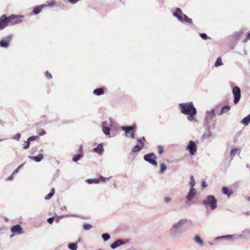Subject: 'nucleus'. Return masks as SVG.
<instances>
[{
    "label": "nucleus",
    "instance_id": "1",
    "mask_svg": "<svg viewBox=\"0 0 250 250\" xmlns=\"http://www.w3.org/2000/svg\"><path fill=\"white\" fill-rule=\"evenodd\" d=\"M188 221L187 219H181L172 224L168 230L169 237L173 240L181 239L187 230V229L184 227V225Z\"/></svg>",
    "mask_w": 250,
    "mask_h": 250
},
{
    "label": "nucleus",
    "instance_id": "2",
    "mask_svg": "<svg viewBox=\"0 0 250 250\" xmlns=\"http://www.w3.org/2000/svg\"><path fill=\"white\" fill-rule=\"evenodd\" d=\"M181 107V110L182 113L185 115H188V119L189 121L194 120V116L196 114V109L194 107L192 102L186 103H181L179 104Z\"/></svg>",
    "mask_w": 250,
    "mask_h": 250
},
{
    "label": "nucleus",
    "instance_id": "3",
    "mask_svg": "<svg viewBox=\"0 0 250 250\" xmlns=\"http://www.w3.org/2000/svg\"><path fill=\"white\" fill-rule=\"evenodd\" d=\"M202 204L206 208L209 207L211 210L217 208V200L213 195H208L203 200Z\"/></svg>",
    "mask_w": 250,
    "mask_h": 250
},
{
    "label": "nucleus",
    "instance_id": "4",
    "mask_svg": "<svg viewBox=\"0 0 250 250\" xmlns=\"http://www.w3.org/2000/svg\"><path fill=\"white\" fill-rule=\"evenodd\" d=\"M16 15L14 14L11 15L7 17L5 15H3L0 17V30L4 29L8 25L10 21L16 18Z\"/></svg>",
    "mask_w": 250,
    "mask_h": 250
},
{
    "label": "nucleus",
    "instance_id": "5",
    "mask_svg": "<svg viewBox=\"0 0 250 250\" xmlns=\"http://www.w3.org/2000/svg\"><path fill=\"white\" fill-rule=\"evenodd\" d=\"M232 92L234 98V104H237L241 98V90L238 86H234L232 88Z\"/></svg>",
    "mask_w": 250,
    "mask_h": 250
},
{
    "label": "nucleus",
    "instance_id": "6",
    "mask_svg": "<svg viewBox=\"0 0 250 250\" xmlns=\"http://www.w3.org/2000/svg\"><path fill=\"white\" fill-rule=\"evenodd\" d=\"M144 159L146 161L154 166L157 165V163L156 161L157 158L153 153H150L145 155L144 157Z\"/></svg>",
    "mask_w": 250,
    "mask_h": 250
},
{
    "label": "nucleus",
    "instance_id": "7",
    "mask_svg": "<svg viewBox=\"0 0 250 250\" xmlns=\"http://www.w3.org/2000/svg\"><path fill=\"white\" fill-rule=\"evenodd\" d=\"M146 139L144 137L137 139V145L133 147L132 149L133 152H136L140 151L144 146V142Z\"/></svg>",
    "mask_w": 250,
    "mask_h": 250
},
{
    "label": "nucleus",
    "instance_id": "8",
    "mask_svg": "<svg viewBox=\"0 0 250 250\" xmlns=\"http://www.w3.org/2000/svg\"><path fill=\"white\" fill-rule=\"evenodd\" d=\"M109 179V178H107L103 176H100L99 178L87 179L86 182L89 184H98L101 182H105L106 180Z\"/></svg>",
    "mask_w": 250,
    "mask_h": 250
},
{
    "label": "nucleus",
    "instance_id": "9",
    "mask_svg": "<svg viewBox=\"0 0 250 250\" xmlns=\"http://www.w3.org/2000/svg\"><path fill=\"white\" fill-rule=\"evenodd\" d=\"M187 150H189L191 155H194L197 151V146L195 143L190 140L189 142L188 145L187 146Z\"/></svg>",
    "mask_w": 250,
    "mask_h": 250
},
{
    "label": "nucleus",
    "instance_id": "10",
    "mask_svg": "<svg viewBox=\"0 0 250 250\" xmlns=\"http://www.w3.org/2000/svg\"><path fill=\"white\" fill-rule=\"evenodd\" d=\"M102 131L103 133L106 135L109 136V137L110 138V128L109 126V124L107 122L105 121L102 124Z\"/></svg>",
    "mask_w": 250,
    "mask_h": 250
},
{
    "label": "nucleus",
    "instance_id": "11",
    "mask_svg": "<svg viewBox=\"0 0 250 250\" xmlns=\"http://www.w3.org/2000/svg\"><path fill=\"white\" fill-rule=\"evenodd\" d=\"M215 115V111L214 109H212L210 111H207L205 115V122L206 123L208 124L210 122L212 119Z\"/></svg>",
    "mask_w": 250,
    "mask_h": 250
},
{
    "label": "nucleus",
    "instance_id": "12",
    "mask_svg": "<svg viewBox=\"0 0 250 250\" xmlns=\"http://www.w3.org/2000/svg\"><path fill=\"white\" fill-rule=\"evenodd\" d=\"M185 14H184L182 12V10L179 8H176L175 9V11H174L172 13V15L173 17L177 18V19L180 21V20H182V18H183V16H184Z\"/></svg>",
    "mask_w": 250,
    "mask_h": 250
},
{
    "label": "nucleus",
    "instance_id": "13",
    "mask_svg": "<svg viewBox=\"0 0 250 250\" xmlns=\"http://www.w3.org/2000/svg\"><path fill=\"white\" fill-rule=\"evenodd\" d=\"M11 231L15 234H21L23 233L22 229L19 225H15L11 228Z\"/></svg>",
    "mask_w": 250,
    "mask_h": 250
},
{
    "label": "nucleus",
    "instance_id": "14",
    "mask_svg": "<svg viewBox=\"0 0 250 250\" xmlns=\"http://www.w3.org/2000/svg\"><path fill=\"white\" fill-rule=\"evenodd\" d=\"M12 38V35H9L6 37V40H1L0 41V46L2 47L7 48L8 46L9 42Z\"/></svg>",
    "mask_w": 250,
    "mask_h": 250
},
{
    "label": "nucleus",
    "instance_id": "15",
    "mask_svg": "<svg viewBox=\"0 0 250 250\" xmlns=\"http://www.w3.org/2000/svg\"><path fill=\"white\" fill-rule=\"evenodd\" d=\"M196 193V191L195 188H190L186 198L188 201L192 200L195 197Z\"/></svg>",
    "mask_w": 250,
    "mask_h": 250
},
{
    "label": "nucleus",
    "instance_id": "16",
    "mask_svg": "<svg viewBox=\"0 0 250 250\" xmlns=\"http://www.w3.org/2000/svg\"><path fill=\"white\" fill-rule=\"evenodd\" d=\"M135 127V125L130 126H122L121 128L122 130L125 131L126 137H129V134L130 131H132Z\"/></svg>",
    "mask_w": 250,
    "mask_h": 250
},
{
    "label": "nucleus",
    "instance_id": "17",
    "mask_svg": "<svg viewBox=\"0 0 250 250\" xmlns=\"http://www.w3.org/2000/svg\"><path fill=\"white\" fill-rule=\"evenodd\" d=\"M126 243V242L124 241L122 239H118L115 241L112 244L110 245L111 249H115L118 247H119L122 245H124Z\"/></svg>",
    "mask_w": 250,
    "mask_h": 250
},
{
    "label": "nucleus",
    "instance_id": "18",
    "mask_svg": "<svg viewBox=\"0 0 250 250\" xmlns=\"http://www.w3.org/2000/svg\"><path fill=\"white\" fill-rule=\"evenodd\" d=\"M104 151L103 145L102 143L99 144L98 146L93 149V152L97 153L100 155H103Z\"/></svg>",
    "mask_w": 250,
    "mask_h": 250
},
{
    "label": "nucleus",
    "instance_id": "19",
    "mask_svg": "<svg viewBox=\"0 0 250 250\" xmlns=\"http://www.w3.org/2000/svg\"><path fill=\"white\" fill-rule=\"evenodd\" d=\"M241 149L237 148H232L230 152V159L232 160L234 157L236 155H239L240 153Z\"/></svg>",
    "mask_w": 250,
    "mask_h": 250
},
{
    "label": "nucleus",
    "instance_id": "20",
    "mask_svg": "<svg viewBox=\"0 0 250 250\" xmlns=\"http://www.w3.org/2000/svg\"><path fill=\"white\" fill-rule=\"evenodd\" d=\"M16 18L10 21V24L11 25H14L22 22V21L20 19V18H23V16L16 15Z\"/></svg>",
    "mask_w": 250,
    "mask_h": 250
},
{
    "label": "nucleus",
    "instance_id": "21",
    "mask_svg": "<svg viewBox=\"0 0 250 250\" xmlns=\"http://www.w3.org/2000/svg\"><path fill=\"white\" fill-rule=\"evenodd\" d=\"M29 158L30 159L34 160L35 162H39L43 159V155L42 154H39L36 156H29Z\"/></svg>",
    "mask_w": 250,
    "mask_h": 250
},
{
    "label": "nucleus",
    "instance_id": "22",
    "mask_svg": "<svg viewBox=\"0 0 250 250\" xmlns=\"http://www.w3.org/2000/svg\"><path fill=\"white\" fill-rule=\"evenodd\" d=\"M230 109V106L228 105H225L222 107L221 109L220 112L219 114V115H221L224 113H227Z\"/></svg>",
    "mask_w": 250,
    "mask_h": 250
},
{
    "label": "nucleus",
    "instance_id": "23",
    "mask_svg": "<svg viewBox=\"0 0 250 250\" xmlns=\"http://www.w3.org/2000/svg\"><path fill=\"white\" fill-rule=\"evenodd\" d=\"M182 20H180V21L182 22H188L189 24L192 23V20L191 19L188 18L186 15H184L183 16V18H182Z\"/></svg>",
    "mask_w": 250,
    "mask_h": 250
},
{
    "label": "nucleus",
    "instance_id": "24",
    "mask_svg": "<svg viewBox=\"0 0 250 250\" xmlns=\"http://www.w3.org/2000/svg\"><path fill=\"white\" fill-rule=\"evenodd\" d=\"M250 123V114L248 115L247 116L245 117L241 121V123L245 126L248 125Z\"/></svg>",
    "mask_w": 250,
    "mask_h": 250
},
{
    "label": "nucleus",
    "instance_id": "25",
    "mask_svg": "<svg viewBox=\"0 0 250 250\" xmlns=\"http://www.w3.org/2000/svg\"><path fill=\"white\" fill-rule=\"evenodd\" d=\"M104 93V90L102 87L96 88L93 91V94L97 96H100L103 94Z\"/></svg>",
    "mask_w": 250,
    "mask_h": 250
},
{
    "label": "nucleus",
    "instance_id": "26",
    "mask_svg": "<svg viewBox=\"0 0 250 250\" xmlns=\"http://www.w3.org/2000/svg\"><path fill=\"white\" fill-rule=\"evenodd\" d=\"M222 192L224 194H226L229 197L233 193L231 190L229 189L227 187H223L222 188Z\"/></svg>",
    "mask_w": 250,
    "mask_h": 250
},
{
    "label": "nucleus",
    "instance_id": "27",
    "mask_svg": "<svg viewBox=\"0 0 250 250\" xmlns=\"http://www.w3.org/2000/svg\"><path fill=\"white\" fill-rule=\"evenodd\" d=\"M43 7H44V5H43V4L41 5L38 7H35L33 9L34 14L35 15L39 14Z\"/></svg>",
    "mask_w": 250,
    "mask_h": 250
},
{
    "label": "nucleus",
    "instance_id": "28",
    "mask_svg": "<svg viewBox=\"0 0 250 250\" xmlns=\"http://www.w3.org/2000/svg\"><path fill=\"white\" fill-rule=\"evenodd\" d=\"M195 182L194 179L193 175H191L190 176V182L189 183V185L190 187V188H194V186H195Z\"/></svg>",
    "mask_w": 250,
    "mask_h": 250
},
{
    "label": "nucleus",
    "instance_id": "29",
    "mask_svg": "<svg viewBox=\"0 0 250 250\" xmlns=\"http://www.w3.org/2000/svg\"><path fill=\"white\" fill-rule=\"evenodd\" d=\"M223 65V62H222V59L221 57H218L215 62L214 65L215 67H218Z\"/></svg>",
    "mask_w": 250,
    "mask_h": 250
},
{
    "label": "nucleus",
    "instance_id": "30",
    "mask_svg": "<svg viewBox=\"0 0 250 250\" xmlns=\"http://www.w3.org/2000/svg\"><path fill=\"white\" fill-rule=\"evenodd\" d=\"M54 193L55 189L52 188L51 192L45 197V199L46 200L50 199L54 195Z\"/></svg>",
    "mask_w": 250,
    "mask_h": 250
},
{
    "label": "nucleus",
    "instance_id": "31",
    "mask_svg": "<svg viewBox=\"0 0 250 250\" xmlns=\"http://www.w3.org/2000/svg\"><path fill=\"white\" fill-rule=\"evenodd\" d=\"M244 238H247L250 237V229L245 230L243 232V234L241 235Z\"/></svg>",
    "mask_w": 250,
    "mask_h": 250
},
{
    "label": "nucleus",
    "instance_id": "32",
    "mask_svg": "<svg viewBox=\"0 0 250 250\" xmlns=\"http://www.w3.org/2000/svg\"><path fill=\"white\" fill-rule=\"evenodd\" d=\"M68 248L71 250H77L78 248L77 243L69 244L68 245Z\"/></svg>",
    "mask_w": 250,
    "mask_h": 250
},
{
    "label": "nucleus",
    "instance_id": "33",
    "mask_svg": "<svg viewBox=\"0 0 250 250\" xmlns=\"http://www.w3.org/2000/svg\"><path fill=\"white\" fill-rule=\"evenodd\" d=\"M194 240L197 243H199L201 246H203L204 244V242H203V240L201 239V238L198 235H196L195 237Z\"/></svg>",
    "mask_w": 250,
    "mask_h": 250
},
{
    "label": "nucleus",
    "instance_id": "34",
    "mask_svg": "<svg viewBox=\"0 0 250 250\" xmlns=\"http://www.w3.org/2000/svg\"><path fill=\"white\" fill-rule=\"evenodd\" d=\"M102 237L104 241H106L110 239V235L107 233H103L102 235Z\"/></svg>",
    "mask_w": 250,
    "mask_h": 250
},
{
    "label": "nucleus",
    "instance_id": "35",
    "mask_svg": "<svg viewBox=\"0 0 250 250\" xmlns=\"http://www.w3.org/2000/svg\"><path fill=\"white\" fill-rule=\"evenodd\" d=\"M82 157V155L81 154H77L75 156L73 157L72 160L74 162H77Z\"/></svg>",
    "mask_w": 250,
    "mask_h": 250
},
{
    "label": "nucleus",
    "instance_id": "36",
    "mask_svg": "<svg viewBox=\"0 0 250 250\" xmlns=\"http://www.w3.org/2000/svg\"><path fill=\"white\" fill-rule=\"evenodd\" d=\"M234 236L233 235H226V236H220L217 237L216 238V240L219 239H227L229 238H231L232 237Z\"/></svg>",
    "mask_w": 250,
    "mask_h": 250
},
{
    "label": "nucleus",
    "instance_id": "37",
    "mask_svg": "<svg viewBox=\"0 0 250 250\" xmlns=\"http://www.w3.org/2000/svg\"><path fill=\"white\" fill-rule=\"evenodd\" d=\"M166 166L164 164H161L160 165V173L161 174L163 173L164 172V171L166 169Z\"/></svg>",
    "mask_w": 250,
    "mask_h": 250
},
{
    "label": "nucleus",
    "instance_id": "38",
    "mask_svg": "<svg viewBox=\"0 0 250 250\" xmlns=\"http://www.w3.org/2000/svg\"><path fill=\"white\" fill-rule=\"evenodd\" d=\"M83 228L85 230H89L92 228V226L90 224H84L83 225Z\"/></svg>",
    "mask_w": 250,
    "mask_h": 250
},
{
    "label": "nucleus",
    "instance_id": "39",
    "mask_svg": "<svg viewBox=\"0 0 250 250\" xmlns=\"http://www.w3.org/2000/svg\"><path fill=\"white\" fill-rule=\"evenodd\" d=\"M172 198L169 197H166L164 198V201L167 204H170L172 202Z\"/></svg>",
    "mask_w": 250,
    "mask_h": 250
},
{
    "label": "nucleus",
    "instance_id": "40",
    "mask_svg": "<svg viewBox=\"0 0 250 250\" xmlns=\"http://www.w3.org/2000/svg\"><path fill=\"white\" fill-rule=\"evenodd\" d=\"M200 37L201 38L204 40H206L208 39H210V38H209L206 34L205 33H201L200 34Z\"/></svg>",
    "mask_w": 250,
    "mask_h": 250
},
{
    "label": "nucleus",
    "instance_id": "41",
    "mask_svg": "<svg viewBox=\"0 0 250 250\" xmlns=\"http://www.w3.org/2000/svg\"><path fill=\"white\" fill-rule=\"evenodd\" d=\"M55 1L54 0H52V1L49 2L47 5H44V7H53L55 4Z\"/></svg>",
    "mask_w": 250,
    "mask_h": 250
},
{
    "label": "nucleus",
    "instance_id": "42",
    "mask_svg": "<svg viewBox=\"0 0 250 250\" xmlns=\"http://www.w3.org/2000/svg\"><path fill=\"white\" fill-rule=\"evenodd\" d=\"M21 134L20 133H17L16 134L14 137H13V139L16 140H17V141H19L20 139V138H21Z\"/></svg>",
    "mask_w": 250,
    "mask_h": 250
},
{
    "label": "nucleus",
    "instance_id": "43",
    "mask_svg": "<svg viewBox=\"0 0 250 250\" xmlns=\"http://www.w3.org/2000/svg\"><path fill=\"white\" fill-rule=\"evenodd\" d=\"M38 138V136H32L28 138V141L30 142L36 140Z\"/></svg>",
    "mask_w": 250,
    "mask_h": 250
},
{
    "label": "nucleus",
    "instance_id": "44",
    "mask_svg": "<svg viewBox=\"0 0 250 250\" xmlns=\"http://www.w3.org/2000/svg\"><path fill=\"white\" fill-rule=\"evenodd\" d=\"M30 142V141H28V139L25 143H26L25 145L23 146L24 149H27L29 147Z\"/></svg>",
    "mask_w": 250,
    "mask_h": 250
},
{
    "label": "nucleus",
    "instance_id": "45",
    "mask_svg": "<svg viewBox=\"0 0 250 250\" xmlns=\"http://www.w3.org/2000/svg\"><path fill=\"white\" fill-rule=\"evenodd\" d=\"M68 216H69V215H62V216H61L60 217H57L56 218L55 221L57 223H58L59 222V221H60V218H64V217H68Z\"/></svg>",
    "mask_w": 250,
    "mask_h": 250
},
{
    "label": "nucleus",
    "instance_id": "46",
    "mask_svg": "<svg viewBox=\"0 0 250 250\" xmlns=\"http://www.w3.org/2000/svg\"><path fill=\"white\" fill-rule=\"evenodd\" d=\"M158 149L159 153L160 154H161L163 152V150H164L163 147L161 146H158Z\"/></svg>",
    "mask_w": 250,
    "mask_h": 250
},
{
    "label": "nucleus",
    "instance_id": "47",
    "mask_svg": "<svg viewBox=\"0 0 250 250\" xmlns=\"http://www.w3.org/2000/svg\"><path fill=\"white\" fill-rule=\"evenodd\" d=\"M250 40V33H248L246 38L243 41V42H246Z\"/></svg>",
    "mask_w": 250,
    "mask_h": 250
},
{
    "label": "nucleus",
    "instance_id": "48",
    "mask_svg": "<svg viewBox=\"0 0 250 250\" xmlns=\"http://www.w3.org/2000/svg\"><path fill=\"white\" fill-rule=\"evenodd\" d=\"M54 220H55V218L54 217H50V218L47 219V222L50 224H51L53 222Z\"/></svg>",
    "mask_w": 250,
    "mask_h": 250
},
{
    "label": "nucleus",
    "instance_id": "49",
    "mask_svg": "<svg viewBox=\"0 0 250 250\" xmlns=\"http://www.w3.org/2000/svg\"><path fill=\"white\" fill-rule=\"evenodd\" d=\"M242 33L243 32L241 31H240L237 33H236V36H237L238 38H240V36L242 35Z\"/></svg>",
    "mask_w": 250,
    "mask_h": 250
},
{
    "label": "nucleus",
    "instance_id": "50",
    "mask_svg": "<svg viewBox=\"0 0 250 250\" xmlns=\"http://www.w3.org/2000/svg\"><path fill=\"white\" fill-rule=\"evenodd\" d=\"M130 135V137L132 139L135 138V134L133 131H130V133L129 134V135Z\"/></svg>",
    "mask_w": 250,
    "mask_h": 250
},
{
    "label": "nucleus",
    "instance_id": "51",
    "mask_svg": "<svg viewBox=\"0 0 250 250\" xmlns=\"http://www.w3.org/2000/svg\"><path fill=\"white\" fill-rule=\"evenodd\" d=\"M46 134V132L44 130H42L41 132H39V135L40 136H42V135H44Z\"/></svg>",
    "mask_w": 250,
    "mask_h": 250
},
{
    "label": "nucleus",
    "instance_id": "52",
    "mask_svg": "<svg viewBox=\"0 0 250 250\" xmlns=\"http://www.w3.org/2000/svg\"><path fill=\"white\" fill-rule=\"evenodd\" d=\"M46 76L47 78L48 79H51L52 78V75H51L50 73H49L48 72H46Z\"/></svg>",
    "mask_w": 250,
    "mask_h": 250
},
{
    "label": "nucleus",
    "instance_id": "53",
    "mask_svg": "<svg viewBox=\"0 0 250 250\" xmlns=\"http://www.w3.org/2000/svg\"><path fill=\"white\" fill-rule=\"evenodd\" d=\"M78 0H68L69 2L73 4L76 3L78 1Z\"/></svg>",
    "mask_w": 250,
    "mask_h": 250
},
{
    "label": "nucleus",
    "instance_id": "54",
    "mask_svg": "<svg viewBox=\"0 0 250 250\" xmlns=\"http://www.w3.org/2000/svg\"><path fill=\"white\" fill-rule=\"evenodd\" d=\"M202 187L203 188H206V187H207V184L206 182H205V181L202 182Z\"/></svg>",
    "mask_w": 250,
    "mask_h": 250
},
{
    "label": "nucleus",
    "instance_id": "55",
    "mask_svg": "<svg viewBox=\"0 0 250 250\" xmlns=\"http://www.w3.org/2000/svg\"><path fill=\"white\" fill-rule=\"evenodd\" d=\"M19 170V168H16V169H15V170H14V171L13 172V173H13V175H15V174H16V173H17L18 172Z\"/></svg>",
    "mask_w": 250,
    "mask_h": 250
},
{
    "label": "nucleus",
    "instance_id": "56",
    "mask_svg": "<svg viewBox=\"0 0 250 250\" xmlns=\"http://www.w3.org/2000/svg\"><path fill=\"white\" fill-rule=\"evenodd\" d=\"M14 175H13V173L12 175H11L8 178V180H12L13 179V176Z\"/></svg>",
    "mask_w": 250,
    "mask_h": 250
},
{
    "label": "nucleus",
    "instance_id": "57",
    "mask_svg": "<svg viewBox=\"0 0 250 250\" xmlns=\"http://www.w3.org/2000/svg\"><path fill=\"white\" fill-rule=\"evenodd\" d=\"M23 165H24V164H22L20 166H19L17 168H19V169H20Z\"/></svg>",
    "mask_w": 250,
    "mask_h": 250
},
{
    "label": "nucleus",
    "instance_id": "58",
    "mask_svg": "<svg viewBox=\"0 0 250 250\" xmlns=\"http://www.w3.org/2000/svg\"><path fill=\"white\" fill-rule=\"evenodd\" d=\"M23 165H24V164H22L20 166H19L17 168H19V169H20Z\"/></svg>",
    "mask_w": 250,
    "mask_h": 250
},
{
    "label": "nucleus",
    "instance_id": "59",
    "mask_svg": "<svg viewBox=\"0 0 250 250\" xmlns=\"http://www.w3.org/2000/svg\"><path fill=\"white\" fill-rule=\"evenodd\" d=\"M61 209L62 210H66V207L65 206H64Z\"/></svg>",
    "mask_w": 250,
    "mask_h": 250
},
{
    "label": "nucleus",
    "instance_id": "60",
    "mask_svg": "<svg viewBox=\"0 0 250 250\" xmlns=\"http://www.w3.org/2000/svg\"><path fill=\"white\" fill-rule=\"evenodd\" d=\"M247 200L248 201H250V196L247 198Z\"/></svg>",
    "mask_w": 250,
    "mask_h": 250
},
{
    "label": "nucleus",
    "instance_id": "61",
    "mask_svg": "<svg viewBox=\"0 0 250 250\" xmlns=\"http://www.w3.org/2000/svg\"><path fill=\"white\" fill-rule=\"evenodd\" d=\"M13 236H14V235H13H13H11L10 236V237L11 238V237H12Z\"/></svg>",
    "mask_w": 250,
    "mask_h": 250
},
{
    "label": "nucleus",
    "instance_id": "62",
    "mask_svg": "<svg viewBox=\"0 0 250 250\" xmlns=\"http://www.w3.org/2000/svg\"><path fill=\"white\" fill-rule=\"evenodd\" d=\"M80 242V239H79V240L78 241V242Z\"/></svg>",
    "mask_w": 250,
    "mask_h": 250
},
{
    "label": "nucleus",
    "instance_id": "63",
    "mask_svg": "<svg viewBox=\"0 0 250 250\" xmlns=\"http://www.w3.org/2000/svg\"><path fill=\"white\" fill-rule=\"evenodd\" d=\"M2 140L1 139H0V141H1Z\"/></svg>",
    "mask_w": 250,
    "mask_h": 250
},
{
    "label": "nucleus",
    "instance_id": "64",
    "mask_svg": "<svg viewBox=\"0 0 250 250\" xmlns=\"http://www.w3.org/2000/svg\"><path fill=\"white\" fill-rule=\"evenodd\" d=\"M101 250V249H99V250Z\"/></svg>",
    "mask_w": 250,
    "mask_h": 250
}]
</instances>
